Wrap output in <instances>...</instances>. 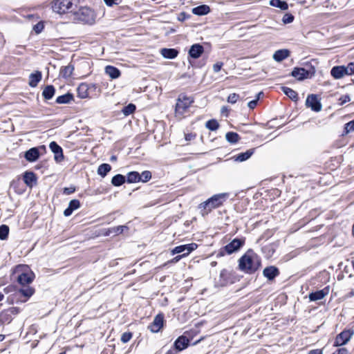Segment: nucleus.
I'll return each mask as SVG.
<instances>
[{
	"instance_id": "7c9ffc66",
	"label": "nucleus",
	"mask_w": 354,
	"mask_h": 354,
	"mask_svg": "<svg viewBox=\"0 0 354 354\" xmlns=\"http://www.w3.org/2000/svg\"><path fill=\"white\" fill-rule=\"evenodd\" d=\"M73 100V95L71 93H66L57 97L56 102L58 104H68Z\"/></svg>"
},
{
	"instance_id": "bf43d9fd",
	"label": "nucleus",
	"mask_w": 354,
	"mask_h": 354,
	"mask_svg": "<svg viewBox=\"0 0 354 354\" xmlns=\"http://www.w3.org/2000/svg\"><path fill=\"white\" fill-rule=\"evenodd\" d=\"M195 138V135L192 133L185 134V140L187 141L192 140Z\"/></svg>"
},
{
	"instance_id": "49530a36",
	"label": "nucleus",
	"mask_w": 354,
	"mask_h": 354,
	"mask_svg": "<svg viewBox=\"0 0 354 354\" xmlns=\"http://www.w3.org/2000/svg\"><path fill=\"white\" fill-rule=\"evenodd\" d=\"M239 98V95L236 93H232L227 97V102L231 104H234Z\"/></svg>"
},
{
	"instance_id": "f3484780",
	"label": "nucleus",
	"mask_w": 354,
	"mask_h": 354,
	"mask_svg": "<svg viewBox=\"0 0 354 354\" xmlns=\"http://www.w3.org/2000/svg\"><path fill=\"white\" fill-rule=\"evenodd\" d=\"M329 293V287H326L322 290L312 292L309 295V299L310 301H318L322 299L325 296Z\"/></svg>"
},
{
	"instance_id": "2eb2a0df",
	"label": "nucleus",
	"mask_w": 354,
	"mask_h": 354,
	"mask_svg": "<svg viewBox=\"0 0 354 354\" xmlns=\"http://www.w3.org/2000/svg\"><path fill=\"white\" fill-rule=\"evenodd\" d=\"M203 52V46L199 44H195L191 46L189 50V55L194 59H198L201 56Z\"/></svg>"
},
{
	"instance_id": "423d86ee",
	"label": "nucleus",
	"mask_w": 354,
	"mask_h": 354,
	"mask_svg": "<svg viewBox=\"0 0 354 354\" xmlns=\"http://www.w3.org/2000/svg\"><path fill=\"white\" fill-rule=\"evenodd\" d=\"M244 243L245 241L243 239H234L221 249V254L223 255L224 253L231 254L236 252L244 245Z\"/></svg>"
},
{
	"instance_id": "5701e85b",
	"label": "nucleus",
	"mask_w": 354,
	"mask_h": 354,
	"mask_svg": "<svg viewBox=\"0 0 354 354\" xmlns=\"http://www.w3.org/2000/svg\"><path fill=\"white\" fill-rule=\"evenodd\" d=\"M254 152V149H250L245 152L240 153L233 157L235 161L243 162L249 159Z\"/></svg>"
},
{
	"instance_id": "c756f323",
	"label": "nucleus",
	"mask_w": 354,
	"mask_h": 354,
	"mask_svg": "<svg viewBox=\"0 0 354 354\" xmlns=\"http://www.w3.org/2000/svg\"><path fill=\"white\" fill-rule=\"evenodd\" d=\"M111 167L110 165L103 163L98 167L97 174L102 178L105 177L106 174L111 171Z\"/></svg>"
},
{
	"instance_id": "cd10ccee",
	"label": "nucleus",
	"mask_w": 354,
	"mask_h": 354,
	"mask_svg": "<svg viewBox=\"0 0 354 354\" xmlns=\"http://www.w3.org/2000/svg\"><path fill=\"white\" fill-rule=\"evenodd\" d=\"M289 56V51L286 49L278 50L273 55V59L277 62H281Z\"/></svg>"
},
{
	"instance_id": "052dcab7",
	"label": "nucleus",
	"mask_w": 354,
	"mask_h": 354,
	"mask_svg": "<svg viewBox=\"0 0 354 354\" xmlns=\"http://www.w3.org/2000/svg\"><path fill=\"white\" fill-rule=\"evenodd\" d=\"M308 354H322V352L321 350L316 349V350H312L310 351Z\"/></svg>"
},
{
	"instance_id": "4be33fe9",
	"label": "nucleus",
	"mask_w": 354,
	"mask_h": 354,
	"mask_svg": "<svg viewBox=\"0 0 354 354\" xmlns=\"http://www.w3.org/2000/svg\"><path fill=\"white\" fill-rule=\"evenodd\" d=\"M42 77L41 73L37 71L34 73H31L29 76L28 84L31 87H36L38 83L41 81Z\"/></svg>"
},
{
	"instance_id": "39448f33",
	"label": "nucleus",
	"mask_w": 354,
	"mask_h": 354,
	"mask_svg": "<svg viewBox=\"0 0 354 354\" xmlns=\"http://www.w3.org/2000/svg\"><path fill=\"white\" fill-rule=\"evenodd\" d=\"M76 8L72 0H55L52 4L53 10L60 15L72 13Z\"/></svg>"
},
{
	"instance_id": "37998d69",
	"label": "nucleus",
	"mask_w": 354,
	"mask_h": 354,
	"mask_svg": "<svg viewBox=\"0 0 354 354\" xmlns=\"http://www.w3.org/2000/svg\"><path fill=\"white\" fill-rule=\"evenodd\" d=\"M12 320L11 315L9 311L2 312L0 314V322L1 323H9Z\"/></svg>"
},
{
	"instance_id": "a878e982",
	"label": "nucleus",
	"mask_w": 354,
	"mask_h": 354,
	"mask_svg": "<svg viewBox=\"0 0 354 354\" xmlns=\"http://www.w3.org/2000/svg\"><path fill=\"white\" fill-rule=\"evenodd\" d=\"M210 12V8L207 5H201L192 9V13L201 16L208 14Z\"/></svg>"
},
{
	"instance_id": "8fccbe9b",
	"label": "nucleus",
	"mask_w": 354,
	"mask_h": 354,
	"mask_svg": "<svg viewBox=\"0 0 354 354\" xmlns=\"http://www.w3.org/2000/svg\"><path fill=\"white\" fill-rule=\"evenodd\" d=\"M346 69V75H351L354 74V62L349 63L346 66H345Z\"/></svg>"
},
{
	"instance_id": "6e6552de",
	"label": "nucleus",
	"mask_w": 354,
	"mask_h": 354,
	"mask_svg": "<svg viewBox=\"0 0 354 354\" xmlns=\"http://www.w3.org/2000/svg\"><path fill=\"white\" fill-rule=\"evenodd\" d=\"M353 334L354 331L353 330H344L342 332H341L339 335H337L334 342V346H340L346 344L349 342Z\"/></svg>"
},
{
	"instance_id": "ddd939ff",
	"label": "nucleus",
	"mask_w": 354,
	"mask_h": 354,
	"mask_svg": "<svg viewBox=\"0 0 354 354\" xmlns=\"http://www.w3.org/2000/svg\"><path fill=\"white\" fill-rule=\"evenodd\" d=\"M49 147L55 154V159L57 162H60L64 159L62 149L55 142H51Z\"/></svg>"
},
{
	"instance_id": "7ed1b4c3",
	"label": "nucleus",
	"mask_w": 354,
	"mask_h": 354,
	"mask_svg": "<svg viewBox=\"0 0 354 354\" xmlns=\"http://www.w3.org/2000/svg\"><path fill=\"white\" fill-rule=\"evenodd\" d=\"M13 276L21 286L28 285L35 278L34 272L27 265H18L13 271Z\"/></svg>"
},
{
	"instance_id": "de8ad7c7",
	"label": "nucleus",
	"mask_w": 354,
	"mask_h": 354,
	"mask_svg": "<svg viewBox=\"0 0 354 354\" xmlns=\"http://www.w3.org/2000/svg\"><path fill=\"white\" fill-rule=\"evenodd\" d=\"M293 20H294V17L291 14L284 15V16L283 17V19H282V21L285 24H290V23L292 22Z\"/></svg>"
},
{
	"instance_id": "72a5a7b5",
	"label": "nucleus",
	"mask_w": 354,
	"mask_h": 354,
	"mask_svg": "<svg viewBox=\"0 0 354 354\" xmlns=\"http://www.w3.org/2000/svg\"><path fill=\"white\" fill-rule=\"evenodd\" d=\"M127 183H133L140 181V174L137 171H131L127 174Z\"/></svg>"
},
{
	"instance_id": "864d4df0",
	"label": "nucleus",
	"mask_w": 354,
	"mask_h": 354,
	"mask_svg": "<svg viewBox=\"0 0 354 354\" xmlns=\"http://www.w3.org/2000/svg\"><path fill=\"white\" fill-rule=\"evenodd\" d=\"M223 62H216V64H214L213 65V71L214 73H218L221 71L222 66H223Z\"/></svg>"
},
{
	"instance_id": "a211bd4d",
	"label": "nucleus",
	"mask_w": 354,
	"mask_h": 354,
	"mask_svg": "<svg viewBox=\"0 0 354 354\" xmlns=\"http://www.w3.org/2000/svg\"><path fill=\"white\" fill-rule=\"evenodd\" d=\"M24 157L29 162L36 161L39 157L38 148L32 147L30 149L25 153Z\"/></svg>"
},
{
	"instance_id": "680f3d73",
	"label": "nucleus",
	"mask_w": 354,
	"mask_h": 354,
	"mask_svg": "<svg viewBox=\"0 0 354 354\" xmlns=\"http://www.w3.org/2000/svg\"><path fill=\"white\" fill-rule=\"evenodd\" d=\"M178 351L177 350L174 349H169L167 351L165 354H176Z\"/></svg>"
},
{
	"instance_id": "4d7b16f0",
	"label": "nucleus",
	"mask_w": 354,
	"mask_h": 354,
	"mask_svg": "<svg viewBox=\"0 0 354 354\" xmlns=\"http://www.w3.org/2000/svg\"><path fill=\"white\" fill-rule=\"evenodd\" d=\"M75 191V189L74 187H65L64 189V194L66 195H69L72 193H73Z\"/></svg>"
},
{
	"instance_id": "e433bc0d",
	"label": "nucleus",
	"mask_w": 354,
	"mask_h": 354,
	"mask_svg": "<svg viewBox=\"0 0 354 354\" xmlns=\"http://www.w3.org/2000/svg\"><path fill=\"white\" fill-rule=\"evenodd\" d=\"M226 140L230 142V143H236L240 139V137L238 133L235 132H228L225 135Z\"/></svg>"
},
{
	"instance_id": "393cba45",
	"label": "nucleus",
	"mask_w": 354,
	"mask_h": 354,
	"mask_svg": "<svg viewBox=\"0 0 354 354\" xmlns=\"http://www.w3.org/2000/svg\"><path fill=\"white\" fill-rule=\"evenodd\" d=\"M160 53L165 58L174 59L177 57L178 51L174 48H162Z\"/></svg>"
},
{
	"instance_id": "5fc2aeb1",
	"label": "nucleus",
	"mask_w": 354,
	"mask_h": 354,
	"mask_svg": "<svg viewBox=\"0 0 354 354\" xmlns=\"http://www.w3.org/2000/svg\"><path fill=\"white\" fill-rule=\"evenodd\" d=\"M259 101V97H257L255 100H253L248 102V106L250 109H253L257 104Z\"/></svg>"
},
{
	"instance_id": "473e14b6",
	"label": "nucleus",
	"mask_w": 354,
	"mask_h": 354,
	"mask_svg": "<svg viewBox=\"0 0 354 354\" xmlns=\"http://www.w3.org/2000/svg\"><path fill=\"white\" fill-rule=\"evenodd\" d=\"M283 92L288 96L292 100H297L298 95L296 91L292 90V88L286 86H283L282 88Z\"/></svg>"
},
{
	"instance_id": "0eeeda50",
	"label": "nucleus",
	"mask_w": 354,
	"mask_h": 354,
	"mask_svg": "<svg viewBox=\"0 0 354 354\" xmlns=\"http://www.w3.org/2000/svg\"><path fill=\"white\" fill-rule=\"evenodd\" d=\"M194 100L185 95H180L176 104V112L183 115Z\"/></svg>"
},
{
	"instance_id": "09e8293b",
	"label": "nucleus",
	"mask_w": 354,
	"mask_h": 354,
	"mask_svg": "<svg viewBox=\"0 0 354 354\" xmlns=\"http://www.w3.org/2000/svg\"><path fill=\"white\" fill-rule=\"evenodd\" d=\"M346 133L354 131V120H352L345 124Z\"/></svg>"
},
{
	"instance_id": "4c0bfd02",
	"label": "nucleus",
	"mask_w": 354,
	"mask_h": 354,
	"mask_svg": "<svg viewBox=\"0 0 354 354\" xmlns=\"http://www.w3.org/2000/svg\"><path fill=\"white\" fill-rule=\"evenodd\" d=\"M124 229H127V227L126 225H119L117 227H111L108 230L106 235H109L111 234H120L123 232Z\"/></svg>"
},
{
	"instance_id": "f257e3e1",
	"label": "nucleus",
	"mask_w": 354,
	"mask_h": 354,
	"mask_svg": "<svg viewBox=\"0 0 354 354\" xmlns=\"http://www.w3.org/2000/svg\"><path fill=\"white\" fill-rule=\"evenodd\" d=\"M260 266V257L252 250H248L239 261V269L249 274L256 272Z\"/></svg>"
},
{
	"instance_id": "9b49d317",
	"label": "nucleus",
	"mask_w": 354,
	"mask_h": 354,
	"mask_svg": "<svg viewBox=\"0 0 354 354\" xmlns=\"http://www.w3.org/2000/svg\"><path fill=\"white\" fill-rule=\"evenodd\" d=\"M164 324V315L162 314L157 315L153 322L149 325L148 328L152 333H158L162 328Z\"/></svg>"
},
{
	"instance_id": "4468645a",
	"label": "nucleus",
	"mask_w": 354,
	"mask_h": 354,
	"mask_svg": "<svg viewBox=\"0 0 354 354\" xmlns=\"http://www.w3.org/2000/svg\"><path fill=\"white\" fill-rule=\"evenodd\" d=\"M330 75L336 80L341 79L344 75H347L345 66H333L330 70Z\"/></svg>"
},
{
	"instance_id": "774afa93",
	"label": "nucleus",
	"mask_w": 354,
	"mask_h": 354,
	"mask_svg": "<svg viewBox=\"0 0 354 354\" xmlns=\"http://www.w3.org/2000/svg\"><path fill=\"white\" fill-rule=\"evenodd\" d=\"M3 297H4V296H3V293H1V292H0V301L3 300Z\"/></svg>"
},
{
	"instance_id": "f8f14e48",
	"label": "nucleus",
	"mask_w": 354,
	"mask_h": 354,
	"mask_svg": "<svg viewBox=\"0 0 354 354\" xmlns=\"http://www.w3.org/2000/svg\"><path fill=\"white\" fill-rule=\"evenodd\" d=\"M189 344V339L184 335L180 336L174 342V346L177 351L185 349Z\"/></svg>"
},
{
	"instance_id": "603ef678",
	"label": "nucleus",
	"mask_w": 354,
	"mask_h": 354,
	"mask_svg": "<svg viewBox=\"0 0 354 354\" xmlns=\"http://www.w3.org/2000/svg\"><path fill=\"white\" fill-rule=\"evenodd\" d=\"M351 100L350 96L348 95H345L343 96H341L339 98V105H343L344 104L349 102Z\"/></svg>"
},
{
	"instance_id": "bb28decb",
	"label": "nucleus",
	"mask_w": 354,
	"mask_h": 354,
	"mask_svg": "<svg viewBox=\"0 0 354 354\" xmlns=\"http://www.w3.org/2000/svg\"><path fill=\"white\" fill-rule=\"evenodd\" d=\"M73 71H74L73 65L68 64V65L64 66L61 68L60 72H59V76L63 78L67 79L72 75Z\"/></svg>"
},
{
	"instance_id": "b1692460",
	"label": "nucleus",
	"mask_w": 354,
	"mask_h": 354,
	"mask_svg": "<svg viewBox=\"0 0 354 354\" xmlns=\"http://www.w3.org/2000/svg\"><path fill=\"white\" fill-rule=\"evenodd\" d=\"M77 96L82 99L86 98L88 96V85L86 83H82L77 88Z\"/></svg>"
},
{
	"instance_id": "9d476101",
	"label": "nucleus",
	"mask_w": 354,
	"mask_h": 354,
	"mask_svg": "<svg viewBox=\"0 0 354 354\" xmlns=\"http://www.w3.org/2000/svg\"><path fill=\"white\" fill-rule=\"evenodd\" d=\"M306 104L315 112H319L322 110V104L316 95L312 94L308 95L306 101Z\"/></svg>"
},
{
	"instance_id": "a18cd8bd",
	"label": "nucleus",
	"mask_w": 354,
	"mask_h": 354,
	"mask_svg": "<svg viewBox=\"0 0 354 354\" xmlns=\"http://www.w3.org/2000/svg\"><path fill=\"white\" fill-rule=\"evenodd\" d=\"M132 337V333L130 332L124 333L121 336V341L123 343H127L130 341Z\"/></svg>"
},
{
	"instance_id": "c03bdc74",
	"label": "nucleus",
	"mask_w": 354,
	"mask_h": 354,
	"mask_svg": "<svg viewBox=\"0 0 354 354\" xmlns=\"http://www.w3.org/2000/svg\"><path fill=\"white\" fill-rule=\"evenodd\" d=\"M140 181L142 182H147L151 178V174L149 171H145L141 174H140Z\"/></svg>"
},
{
	"instance_id": "aec40b11",
	"label": "nucleus",
	"mask_w": 354,
	"mask_h": 354,
	"mask_svg": "<svg viewBox=\"0 0 354 354\" xmlns=\"http://www.w3.org/2000/svg\"><path fill=\"white\" fill-rule=\"evenodd\" d=\"M80 207V202L77 199H73L70 201L68 207L64 210V215L69 216L72 214L73 212Z\"/></svg>"
},
{
	"instance_id": "6ab92c4d",
	"label": "nucleus",
	"mask_w": 354,
	"mask_h": 354,
	"mask_svg": "<svg viewBox=\"0 0 354 354\" xmlns=\"http://www.w3.org/2000/svg\"><path fill=\"white\" fill-rule=\"evenodd\" d=\"M263 275L269 280L274 279L277 276L279 275V271L277 268L274 266H269L263 270Z\"/></svg>"
},
{
	"instance_id": "69168bd1",
	"label": "nucleus",
	"mask_w": 354,
	"mask_h": 354,
	"mask_svg": "<svg viewBox=\"0 0 354 354\" xmlns=\"http://www.w3.org/2000/svg\"><path fill=\"white\" fill-rule=\"evenodd\" d=\"M226 274V271L225 270H222L221 272V274H220V276L222 277L223 276H224L225 274Z\"/></svg>"
},
{
	"instance_id": "e2e57ef3",
	"label": "nucleus",
	"mask_w": 354,
	"mask_h": 354,
	"mask_svg": "<svg viewBox=\"0 0 354 354\" xmlns=\"http://www.w3.org/2000/svg\"><path fill=\"white\" fill-rule=\"evenodd\" d=\"M13 289L12 286H8L3 289L4 292L8 293Z\"/></svg>"
},
{
	"instance_id": "dca6fc26",
	"label": "nucleus",
	"mask_w": 354,
	"mask_h": 354,
	"mask_svg": "<svg viewBox=\"0 0 354 354\" xmlns=\"http://www.w3.org/2000/svg\"><path fill=\"white\" fill-rule=\"evenodd\" d=\"M292 75L298 80H303L309 77L310 71L304 68H295L292 71Z\"/></svg>"
},
{
	"instance_id": "3c124183",
	"label": "nucleus",
	"mask_w": 354,
	"mask_h": 354,
	"mask_svg": "<svg viewBox=\"0 0 354 354\" xmlns=\"http://www.w3.org/2000/svg\"><path fill=\"white\" fill-rule=\"evenodd\" d=\"M44 24L41 22L37 23L36 25L33 26V30L36 33H40L44 29Z\"/></svg>"
},
{
	"instance_id": "338daca9",
	"label": "nucleus",
	"mask_w": 354,
	"mask_h": 354,
	"mask_svg": "<svg viewBox=\"0 0 354 354\" xmlns=\"http://www.w3.org/2000/svg\"><path fill=\"white\" fill-rule=\"evenodd\" d=\"M5 338V335H0V342H2Z\"/></svg>"
},
{
	"instance_id": "2f4dec72",
	"label": "nucleus",
	"mask_w": 354,
	"mask_h": 354,
	"mask_svg": "<svg viewBox=\"0 0 354 354\" xmlns=\"http://www.w3.org/2000/svg\"><path fill=\"white\" fill-rule=\"evenodd\" d=\"M55 88L53 86L48 85L46 86L42 92V95L46 100L51 99L55 94Z\"/></svg>"
},
{
	"instance_id": "ea45409f",
	"label": "nucleus",
	"mask_w": 354,
	"mask_h": 354,
	"mask_svg": "<svg viewBox=\"0 0 354 354\" xmlns=\"http://www.w3.org/2000/svg\"><path fill=\"white\" fill-rule=\"evenodd\" d=\"M136 107L135 104L130 103L123 108L122 112L126 116L129 115L136 111Z\"/></svg>"
},
{
	"instance_id": "1a4fd4ad",
	"label": "nucleus",
	"mask_w": 354,
	"mask_h": 354,
	"mask_svg": "<svg viewBox=\"0 0 354 354\" xmlns=\"http://www.w3.org/2000/svg\"><path fill=\"white\" fill-rule=\"evenodd\" d=\"M197 247H198L197 244L194 243H192L186 244V245H181L175 247L171 250V254H176L182 253L181 256H183L184 257H186L187 255H188L192 251L195 250L197 248Z\"/></svg>"
},
{
	"instance_id": "58836bf2",
	"label": "nucleus",
	"mask_w": 354,
	"mask_h": 354,
	"mask_svg": "<svg viewBox=\"0 0 354 354\" xmlns=\"http://www.w3.org/2000/svg\"><path fill=\"white\" fill-rule=\"evenodd\" d=\"M19 293L21 294L23 296H24L26 298H29L30 297H31L33 295L34 289L29 286L24 287V288H21L19 290Z\"/></svg>"
},
{
	"instance_id": "13d9d810",
	"label": "nucleus",
	"mask_w": 354,
	"mask_h": 354,
	"mask_svg": "<svg viewBox=\"0 0 354 354\" xmlns=\"http://www.w3.org/2000/svg\"><path fill=\"white\" fill-rule=\"evenodd\" d=\"M183 257L181 256V255H178L176 257H175L174 258H173L172 259H171L170 261H169L167 262V263H176L177 262H178Z\"/></svg>"
},
{
	"instance_id": "0e129e2a",
	"label": "nucleus",
	"mask_w": 354,
	"mask_h": 354,
	"mask_svg": "<svg viewBox=\"0 0 354 354\" xmlns=\"http://www.w3.org/2000/svg\"><path fill=\"white\" fill-rule=\"evenodd\" d=\"M104 1L105 2V3L107 5V6H112L113 3V0H104Z\"/></svg>"
},
{
	"instance_id": "6e6d98bb",
	"label": "nucleus",
	"mask_w": 354,
	"mask_h": 354,
	"mask_svg": "<svg viewBox=\"0 0 354 354\" xmlns=\"http://www.w3.org/2000/svg\"><path fill=\"white\" fill-rule=\"evenodd\" d=\"M333 354H350L348 351L345 348H341L337 349L335 353Z\"/></svg>"
},
{
	"instance_id": "f03ea898",
	"label": "nucleus",
	"mask_w": 354,
	"mask_h": 354,
	"mask_svg": "<svg viewBox=\"0 0 354 354\" xmlns=\"http://www.w3.org/2000/svg\"><path fill=\"white\" fill-rule=\"evenodd\" d=\"M227 197L228 194L226 193L215 194L206 201L201 203L198 206V208L201 209V214L203 216H205L212 209L219 207L227 200Z\"/></svg>"
},
{
	"instance_id": "79ce46f5",
	"label": "nucleus",
	"mask_w": 354,
	"mask_h": 354,
	"mask_svg": "<svg viewBox=\"0 0 354 354\" xmlns=\"http://www.w3.org/2000/svg\"><path fill=\"white\" fill-rule=\"evenodd\" d=\"M205 127L211 131H215L218 128L219 124L216 120H209L206 122Z\"/></svg>"
},
{
	"instance_id": "412c9836",
	"label": "nucleus",
	"mask_w": 354,
	"mask_h": 354,
	"mask_svg": "<svg viewBox=\"0 0 354 354\" xmlns=\"http://www.w3.org/2000/svg\"><path fill=\"white\" fill-rule=\"evenodd\" d=\"M104 72L111 79H117L121 75L120 70L113 66H106L104 68Z\"/></svg>"
},
{
	"instance_id": "f704fd0d",
	"label": "nucleus",
	"mask_w": 354,
	"mask_h": 354,
	"mask_svg": "<svg viewBox=\"0 0 354 354\" xmlns=\"http://www.w3.org/2000/svg\"><path fill=\"white\" fill-rule=\"evenodd\" d=\"M125 182V177L122 174H117L112 178L111 183L114 186H120Z\"/></svg>"
},
{
	"instance_id": "c85d7f7f",
	"label": "nucleus",
	"mask_w": 354,
	"mask_h": 354,
	"mask_svg": "<svg viewBox=\"0 0 354 354\" xmlns=\"http://www.w3.org/2000/svg\"><path fill=\"white\" fill-rule=\"evenodd\" d=\"M24 180L27 186L32 187L33 183L36 181V177L33 172L26 171L24 174Z\"/></svg>"
},
{
	"instance_id": "c9c22d12",
	"label": "nucleus",
	"mask_w": 354,
	"mask_h": 354,
	"mask_svg": "<svg viewBox=\"0 0 354 354\" xmlns=\"http://www.w3.org/2000/svg\"><path fill=\"white\" fill-rule=\"evenodd\" d=\"M270 5L274 7L279 8L283 10H286L288 8V3L286 1L281 0H271Z\"/></svg>"
},
{
	"instance_id": "a19ab883",
	"label": "nucleus",
	"mask_w": 354,
	"mask_h": 354,
	"mask_svg": "<svg viewBox=\"0 0 354 354\" xmlns=\"http://www.w3.org/2000/svg\"><path fill=\"white\" fill-rule=\"evenodd\" d=\"M9 233V227L6 225L0 226V239L6 240L8 238Z\"/></svg>"
},
{
	"instance_id": "20e7f679",
	"label": "nucleus",
	"mask_w": 354,
	"mask_h": 354,
	"mask_svg": "<svg viewBox=\"0 0 354 354\" xmlns=\"http://www.w3.org/2000/svg\"><path fill=\"white\" fill-rule=\"evenodd\" d=\"M75 8L72 13L74 15V19L82 21L84 24H92L95 21L94 12L87 7L80 8L78 10Z\"/></svg>"
}]
</instances>
